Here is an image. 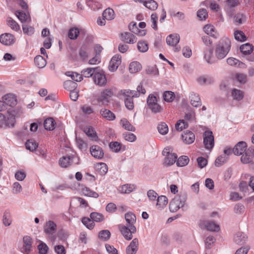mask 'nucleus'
Masks as SVG:
<instances>
[{
  "instance_id": "f257e3e1",
  "label": "nucleus",
  "mask_w": 254,
  "mask_h": 254,
  "mask_svg": "<svg viewBox=\"0 0 254 254\" xmlns=\"http://www.w3.org/2000/svg\"><path fill=\"white\" fill-rule=\"evenodd\" d=\"M145 89L143 88L141 84L138 85L136 91L125 89L121 91L122 94L124 96L125 103L126 108L129 110H132L134 108V104L132 98L138 97L140 94H144Z\"/></svg>"
},
{
  "instance_id": "f03ea898",
  "label": "nucleus",
  "mask_w": 254,
  "mask_h": 254,
  "mask_svg": "<svg viewBox=\"0 0 254 254\" xmlns=\"http://www.w3.org/2000/svg\"><path fill=\"white\" fill-rule=\"evenodd\" d=\"M23 114V111L20 109H17L10 112H7L6 116L0 113V127H12L15 123V117H20Z\"/></svg>"
},
{
  "instance_id": "7ed1b4c3",
  "label": "nucleus",
  "mask_w": 254,
  "mask_h": 254,
  "mask_svg": "<svg viewBox=\"0 0 254 254\" xmlns=\"http://www.w3.org/2000/svg\"><path fill=\"white\" fill-rule=\"evenodd\" d=\"M231 42L227 37L222 38L217 45L215 50V56L217 60L224 59L229 52Z\"/></svg>"
},
{
  "instance_id": "20e7f679",
  "label": "nucleus",
  "mask_w": 254,
  "mask_h": 254,
  "mask_svg": "<svg viewBox=\"0 0 254 254\" xmlns=\"http://www.w3.org/2000/svg\"><path fill=\"white\" fill-rule=\"evenodd\" d=\"M162 154L165 157L164 163L167 166L173 165L178 157L177 154L173 152V149L171 147L165 148L162 151Z\"/></svg>"
},
{
  "instance_id": "39448f33",
  "label": "nucleus",
  "mask_w": 254,
  "mask_h": 254,
  "mask_svg": "<svg viewBox=\"0 0 254 254\" xmlns=\"http://www.w3.org/2000/svg\"><path fill=\"white\" fill-rule=\"evenodd\" d=\"M185 196H176L170 202L169 209L171 212H175L181 207H183L185 203Z\"/></svg>"
},
{
  "instance_id": "423d86ee",
  "label": "nucleus",
  "mask_w": 254,
  "mask_h": 254,
  "mask_svg": "<svg viewBox=\"0 0 254 254\" xmlns=\"http://www.w3.org/2000/svg\"><path fill=\"white\" fill-rule=\"evenodd\" d=\"M119 229L124 238L127 240H130L132 238V234L136 232L135 226H129L124 225H120Z\"/></svg>"
},
{
  "instance_id": "0eeeda50",
  "label": "nucleus",
  "mask_w": 254,
  "mask_h": 254,
  "mask_svg": "<svg viewBox=\"0 0 254 254\" xmlns=\"http://www.w3.org/2000/svg\"><path fill=\"white\" fill-rule=\"evenodd\" d=\"M203 143L206 149L211 150L214 146V136L211 131H205L203 133Z\"/></svg>"
},
{
  "instance_id": "6e6552de",
  "label": "nucleus",
  "mask_w": 254,
  "mask_h": 254,
  "mask_svg": "<svg viewBox=\"0 0 254 254\" xmlns=\"http://www.w3.org/2000/svg\"><path fill=\"white\" fill-rule=\"evenodd\" d=\"M76 157L73 155L64 156L59 161L60 166L62 168H67L74 163Z\"/></svg>"
},
{
  "instance_id": "1a4fd4ad",
  "label": "nucleus",
  "mask_w": 254,
  "mask_h": 254,
  "mask_svg": "<svg viewBox=\"0 0 254 254\" xmlns=\"http://www.w3.org/2000/svg\"><path fill=\"white\" fill-rule=\"evenodd\" d=\"M112 95L113 92L111 89H106L101 92L100 96L97 99V101L101 105H107L109 102V98Z\"/></svg>"
},
{
  "instance_id": "9d476101",
  "label": "nucleus",
  "mask_w": 254,
  "mask_h": 254,
  "mask_svg": "<svg viewBox=\"0 0 254 254\" xmlns=\"http://www.w3.org/2000/svg\"><path fill=\"white\" fill-rule=\"evenodd\" d=\"M15 42V38L11 34L4 33L0 36V42L3 45L10 46L13 44Z\"/></svg>"
},
{
  "instance_id": "9b49d317",
  "label": "nucleus",
  "mask_w": 254,
  "mask_h": 254,
  "mask_svg": "<svg viewBox=\"0 0 254 254\" xmlns=\"http://www.w3.org/2000/svg\"><path fill=\"white\" fill-rule=\"evenodd\" d=\"M23 245L21 252L24 254H29L31 250L32 241L29 236H24L23 238Z\"/></svg>"
},
{
  "instance_id": "f8f14e48",
  "label": "nucleus",
  "mask_w": 254,
  "mask_h": 254,
  "mask_svg": "<svg viewBox=\"0 0 254 254\" xmlns=\"http://www.w3.org/2000/svg\"><path fill=\"white\" fill-rule=\"evenodd\" d=\"M121 63V56L119 55L114 56L111 60L109 69L112 72L116 71Z\"/></svg>"
},
{
  "instance_id": "ddd939ff",
  "label": "nucleus",
  "mask_w": 254,
  "mask_h": 254,
  "mask_svg": "<svg viewBox=\"0 0 254 254\" xmlns=\"http://www.w3.org/2000/svg\"><path fill=\"white\" fill-rule=\"evenodd\" d=\"M182 139L185 144H190L194 141L195 135L192 132L187 130L182 134Z\"/></svg>"
},
{
  "instance_id": "4468645a",
  "label": "nucleus",
  "mask_w": 254,
  "mask_h": 254,
  "mask_svg": "<svg viewBox=\"0 0 254 254\" xmlns=\"http://www.w3.org/2000/svg\"><path fill=\"white\" fill-rule=\"evenodd\" d=\"M57 225L53 221H47L44 226V232L48 235H52L56 231Z\"/></svg>"
},
{
  "instance_id": "2eb2a0df",
  "label": "nucleus",
  "mask_w": 254,
  "mask_h": 254,
  "mask_svg": "<svg viewBox=\"0 0 254 254\" xmlns=\"http://www.w3.org/2000/svg\"><path fill=\"white\" fill-rule=\"evenodd\" d=\"M247 143L244 141L238 142L234 147L233 151L234 154L236 155H242L246 152Z\"/></svg>"
},
{
  "instance_id": "dca6fc26",
  "label": "nucleus",
  "mask_w": 254,
  "mask_h": 254,
  "mask_svg": "<svg viewBox=\"0 0 254 254\" xmlns=\"http://www.w3.org/2000/svg\"><path fill=\"white\" fill-rule=\"evenodd\" d=\"M90 153L93 157L97 159H102L104 156L102 148L98 145H92L90 147Z\"/></svg>"
},
{
  "instance_id": "f3484780",
  "label": "nucleus",
  "mask_w": 254,
  "mask_h": 254,
  "mask_svg": "<svg viewBox=\"0 0 254 254\" xmlns=\"http://www.w3.org/2000/svg\"><path fill=\"white\" fill-rule=\"evenodd\" d=\"M138 240L137 238H134L130 242V244L127 247V254H135L138 250Z\"/></svg>"
},
{
  "instance_id": "a211bd4d",
  "label": "nucleus",
  "mask_w": 254,
  "mask_h": 254,
  "mask_svg": "<svg viewBox=\"0 0 254 254\" xmlns=\"http://www.w3.org/2000/svg\"><path fill=\"white\" fill-rule=\"evenodd\" d=\"M94 81L95 84L103 86L106 83V78L104 73L96 72L93 76Z\"/></svg>"
},
{
  "instance_id": "6ab92c4d",
  "label": "nucleus",
  "mask_w": 254,
  "mask_h": 254,
  "mask_svg": "<svg viewBox=\"0 0 254 254\" xmlns=\"http://www.w3.org/2000/svg\"><path fill=\"white\" fill-rule=\"evenodd\" d=\"M15 15L21 23L28 24L31 21L29 14L26 13L22 11H16Z\"/></svg>"
},
{
  "instance_id": "aec40b11",
  "label": "nucleus",
  "mask_w": 254,
  "mask_h": 254,
  "mask_svg": "<svg viewBox=\"0 0 254 254\" xmlns=\"http://www.w3.org/2000/svg\"><path fill=\"white\" fill-rule=\"evenodd\" d=\"M121 39L122 41L127 44H133L136 42V37L132 33L129 32H125L121 34Z\"/></svg>"
},
{
  "instance_id": "412c9836",
  "label": "nucleus",
  "mask_w": 254,
  "mask_h": 254,
  "mask_svg": "<svg viewBox=\"0 0 254 254\" xmlns=\"http://www.w3.org/2000/svg\"><path fill=\"white\" fill-rule=\"evenodd\" d=\"M180 39L178 34H170L166 38V43L169 46H175L179 42Z\"/></svg>"
},
{
  "instance_id": "4be33fe9",
  "label": "nucleus",
  "mask_w": 254,
  "mask_h": 254,
  "mask_svg": "<svg viewBox=\"0 0 254 254\" xmlns=\"http://www.w3.org/2000/svg\"><path fill=\"white\" fill-rule=\"evenodd\" d=\"M247 235L243 232H238L234 236V242L239 245H243L247 240Z\"/></svg>"
},
{
  "instance_id": "5701e85b",
  "label": "nucleus",
  "mask_w": 254,
  "mask_h": 254,
  "mask_svg": "<svg viewBox=\"0 0 254 254\" xmlns=\"http://www.w3.org/2000/svg\"><path fill=\"white\" fill-rule=\"evenodd\" d=\"M190 103L193 107L197 108L201 106V100L197 93L194 92L191 93L190 95Z\"/></svg>"
},
{
  "instance_id": "b1692460",
  "label": "nucleus",
  "mask_w": 254,
  "mask_h": 254,
  "mask_svg": "<svg viewBox=\"0 0 254 254\" xmlns=\"http://www.w3.org/2000/svg\"><path fill=\"white\" fill-rule=\"evenodd\" d=\"M3 100L4 101L7 106L12 107L15 106L17 103V100L14 95L8 94L3 97Z\"/></svg>"
},
{
  "instance_id": "393cba45",
  "label": "nucleus",
  "mask_w": 254,
  "mask_h": 254,
  "mask_svg": "<svg viewBox=\"0 0 254 254\" xmlns=\"http://www.w3.org/2000/svg\"><path fill=\"white\" fill-rule=\"evenodd\" d=\"M203 30L207 35L212 37L217 38L218 37V33L215 30V27L211 24L206 25L203 28Z\"/></svg>"
},
{
  "instance_id": "a878e982",
  "label": "nucleus",
  "mask_w": 254,
  "mask_h": 254,
  "mask_svg": "<svg viewBox=\"0 0 254 254\" xmlns=\"http://www.w3.org/2000/svg\"><path fill=\"white\" fill-rule=\"evenodd\" d=\"M227 63L229 65L231 66H234L241 68L246 67V65L244 63L233 57L228 58L227 60Z\"/></svg>"
},
{
  "instance_id": "bb28decb",
  "label": "nucleus",
  "mask_w": 254,
  "mask_h": 254,
  "mask_svg": "<svg viewBox=\"0 0 254 254\" xmlns=\"http://www.w3.org/2000/svg\"><path fill=\"white\" fill-rule=\"evenodd\" d=\"M239 4V0H227L225 1L224 9L228 12H231V9Z\"/></svg>"
},
{
  "instance_id": "cd10ccee",
  "label": "nucleus",
  "mask_w": 254,
  "mask_h": 254,
  "mask_svg": "<svg viewBox=\"0 0 254 254\" xmlns=\"http://www.w3.org/2000/svg\"><path fill=\"white\" fill-rule=\"evenodd\" d=\"M125 219L127 222L126 225L135 226L134 224L136 222V216L131 212H128L125 214Z\"/></svg>"
},
{
  "instance_id": "c85d7f7f",
  "label": "nucleus",
  "mask_w": 254,
  "mask_h": 254,
  "mask_svg": "<svg viewBox=\"0 0 254 254\" xmlns=\"http://www.w3.org/2000/svg\"><path fill=\"white\" fill-rule=\"evenodd\" d=\"M204 58L209 64H212L215 62L216 58L213 55V50L211 48L207 49L204 53Z\"/></svg>"
},
{
  "instance_id": "c756f323",
  "label": "nucleus",
  "mask_w": 254,
  "mask_h": 254,
  "mask_svg": "<svg viewBox=\"0 0 254 254\" xmlns=\"http://www.w3.org/2000/svg\"><path fill=\"white\" fill-rule=\"evenodd\" d=\"M135 188L134 185L126 184L121 186L119 188V191L122 193H129Z\"/></svg>"
},
{
  "instance_id": "7c9ffc66",
  "label": "nucleus",
  "mask_w": 254,
  "mask_h": 254,
  "mask_svg": "<svg viewBox=\"0 0 254 254\" xmlns=\"http://www.w3.org/2000/svg\"><path fill=\"white\" fill-rule=\"evenodd\" d=\"M120 124L126 130L130 131H134L135 130V127L133 126L127 119H122L120 121Z\"/></svg>"
},
{
  "instance_id": "2f4dec72",
  "label": "nucleus",
  "mask_w": 254,
  "mask_h": 254,
  "mask_svg": "<svg viewBox=\"0 0 254 254\" xmlns=\"http://www.w3.org/2000/svg\"><path fill=\"white\" fill-rule=\"evenodd\" d=\"M231 96L234 100L240 101L244 98V92L240 90L234 88L231 91Z\"/></svg>"
},
{
  "instance_id": "473e14b6",
  "label": "nucleus",
  "mask_w": 254,
  "mask_h": 254,
  "mask_svg": "<svg viewBox=\"0 0 254 254\" xmlns=\"http://www.w3.org/2000/svg\"><path fill=\"white\" fill-rule=\"evenodd\" d=\"M55 122L53 118L46 119L44 123L45 128L48 130H52L55 128Z\"/></svg>"
},
{
  "instance_id": "72a5a7b5",
  "label": "nucleus",
  "mask_w": 254,
  "mask_h": 254,
  "mask_svg": "<svg viewBox=\"0 0 254 254\" xmlns=\"http://www.w3.org/2000/svg\"><path fill=\"white\" fill-rule=\"evenodd\" d=\"M100 114L103 118L109 121H112L115 119V115L111 111L108 109H102Z\"/></svg>"
},
{
  "instance_id": "f704fd0d",
  "label": "nucleus",
  "mask_w": 254,
  "mask_h": 254,
  "mask_svg": "<svg viewBox=\"0 0 254 254\" xmlns=\"http://www.w3.org/2000/svg\"><path fill=\"white\" fill-rule=\"evenodd\" d=\"M168 203V198L164 195L158 196L156 206L158 209L163 208Z\"/></svg>"
},
{
  "instance_id": "c9c22d12",
  "label": "nucleus",
  "mask_w": 254,
  "mask_h": 254,
  "mask_svg": "<svg viewBox=\"0 0 254 254\" xmlns=\"http://www.w3.org/2000/svg\"><path fill=\"white\" fill-rule=\"evenodd\" d=\"M142 66L138 62H133L130 64L129 70L130 73H135L141 70Z\"/></svg>"
},
{
  "instance_id": "e433bc0d",
  "label": "nucleus",
  "mask_w": 254,
  "mask_h": 254,
  "mask_svg": "<svg viewBox=\"0 0 254 254\" xmlns=\"http://www.w3.org/2000/svg\"><path fill=\"white\" fill-rule=\"evenodd\" d=\"M64 86L65 89L70 92L76 90L77 84L72 80H69L64 82Z\"/></svg>"
},
{
  "instance_id": "4c0bfd02",
  "label": "nucleus",
  "mask_w": 254,
  "mask_h": 254,
  "mask_svg": "<svg viewBox=\"0 0 254 254\" xmlns=\"http://www.w3.org/2000/svg\"><path fill=\"white\" fill-rule=\"evenodd\" d=\"M2 222L5 226H9L12 223L10 213L8 211H5L2 216Z\"/></svg>"
},
{
  "instance_id": "58836bf2",
  "label": "nucleus",
  "mask_w": 254,
  "mask_h": 254,
  "mask_svg": "<svg viewBox=\"0 0 254 254\" xmlns=\"http://www.w3.org/2000/svg\"><path fill=\"white\" fill-rule=\"evenodd\" d=\"M6 22L7 25L10 27L13 30L15 31L20 30V28L19 24L11 17H8L7 18Z\"/></svg>"
},
{
  "instance_id": "ea45409f",
  "label": "nucleus",
  "mask_w": 254,
  "mask_h": 254,
  "mask_svg": "<svg viewBox=\"0 0 254 254\" xmlns=\"http://www.w3.org/2000/svg\"><path fill=\"white\" fill-rule=\"evenodd\" d=\"M102 16L107 20H111L115 17L114 11L110 8H107L103 11Z\"/></svg>"
},
{
  "instance_id": "a19ab883",
  "label": "nucleus",
  "mask_w": 254,
  "mask_h": 254,
  "mask_svg": "<svg viewBox=\"0 0 254 254\" xmlns=\"http://www.w3.org/2000/svg\"><path fill=\"white\" fill-rule=\"evenodd\" d=\"M250 151L248 150L247 151L245 152L242 155L241 158V162L244 164H248L251 162L253 160V156L252 155L250 154Z\"/></svg>"
},
{
  "instance_id": "79ce46f5",
  "label": "nucleus",
  "mask_w": 254,
  "mask_h": 254,
  "mask_svg": "<svg viewBox=\"0 0 254 254\" xmlns=\"http://www.w3.org/2000/svg\"><path fill=\"white\" fill-rule=\"evenodd\" d=\"M34 62L39 68H43L46 65L45 59L41 56H37L34 59Z\"/></svg>"
},
{
  "instance_id": "37998d69",
  "label": "nucleus",
  "mask_w": 254,
  "mask_h": 254,
  "mask_svg": "<svg viewBox=\"0 0 254 254\" xmlns=\"http://www.w3.org/2000/svg\"><path fill=\"white\" fill-rule=\"evenodd\" d=\"M240 49L242 53L246 55L250 54L253 49V46L248 43L242 45Z\"/></svg>"
},
{
  "instance_id": "c03bdc74",
  "label": "nucleus",
  "mask_w": 254,
  "mask_h": 254,
  "mask_svg": "<svg viewBox=\"0 0 254 254\" xmlns=\"http://www.w3.org/2000/svg\"><path fill=\"white\" fill-rule=\"evenodd\" d=\"M82 192L84 195L92 197L94 198H97L99 196L98 194L87 187H84L82 189Z\"/></svg>"
},
{
  "instance_id": "a18cd8bd",
  "label": "nucleus",
  "mask_w": 254,
  "mask_h": 254,
  "mask_svg": "<svg viewBox=\"0 0 254 254\" xmlns=\"http://www.w3.org/2000/svg\"><path fill=\"white\" fill-rule=\"evenodd\" d=\"M205 227L208 230L211 231H218L220 229L219 226L213 221H208L205 224Z\"/></svg>"
},
{
  "instance_id": "49530a36",
  "label": "nucleus",
  "mask_w": 254,
  "mask_h": 254,
  "mask_svg": "<svg viewBox=\"0 0 254 254\" xmlns=\"http://www.w3.org/2000/svg\"><path fill=\"white\" fill-rule=\"evenodd\" d=\"M27 149L33 151L38 147V144L33 139H30L27 141L25 143Z\"/></svg>"
},
{
  "instance_id": "de8ad7c7",
  "label": "nucleus",
  "mask_w": 254,
  "mask_h": 254,
  "mask_svg": "<svg viewBox=\"0 0 254 254\" xmlns=\"http://www.w3.org/2000/svg\"><path fill=\"white\" fill-rule=\"evenodd\" d=\"M96 169L101 175H105L108 170L107 165L104 163H98L96 166Z\"/></svg>"
},
{
  "instance_id": "09e8293b",
  "label": "nucleus",
  "mask_w": 254,
  "mask_h": 254,
  "mask_svg": "<svg viewBox=\"0 0 254 254\" xmlns=\"http://www.w3.org/2000/svg\"><path fill=\"white\" fill-rule=\"evenodd\" d=\"M228 158L226 157V155L223 154L218 156L215 161V164L217 167H220L224 164L228 160Z\"/></svg>"
},
{
  "instance_id": "8fccbe9b",
  "label": "nucleus",
  "mask_w": 254,
  "mask_h": 254,
  "mask_svg": "<svg viewBox=\"0 0 254 254\" xmlns=\"http://www.w3.org/2000/svg\"><path fill=\"white\" fill-rule=\"evenodd\" d=\"M90 218L93 221L100 222L104 219V216L98 212H92L90 215Z\"/></svg>"
},
{
  "instance_id": "3c124183",
  "label": "nucleus",
  "mask_w": 254,
  "mask_h": 254,
  "mask_svg": "<svg viewBox=\"0 0 254 254\" xmlns=\"http://www.w3.org/2000/svg\"><path fill=\"white\" fill-rule=\"evenodd\" d=\"M143 4L146 7L151 10H155L158 7L157 3L154 0H150L148 1H144Z\"/></svg>"
},
{
  "instance_id": "603ef678",
  "label": "nucleus",
  "mask_w": 254,
  "mask_h": 254,
  "mask_svg": "<svg viewBox=\"0 0 254 254\" xmlns=\"http://www.w3.org/2000/svg\"><path fill=\"white\" fill-rule=\"evenodd\" d=\"M65 74L68 76L71 77L72 80H74L75 81L79 82L81 81L82 79L81 74H78L76 72L68 71L66 72Z\"/></svg>"
},
{
  "instance_id": "864d4df0",
  "label": "nucleus",
  "mask_w": 254,
  "mask_h": 254,
  "mask_svg": "<svg viewBox=\"0 0 254 254\" xmlns=\"http://www.w3.org/2000/svg\"><path fill=\"white\" fill-rule=\"evenodd\" d=\"M82 223L89 230L93 229L95 226L94 222L88 217H83L82 219Z\"/></svg>"
},
{
  "instance_id": "5fc2aeb1",
  "label": "nucleus",
  "mask_w": 254,
  "mask_h": 254,
  "mask_svg": "<svg viewBox=\"0 0 254 254\" xmlns=\"http://www.w3.org/2000/svg\"><path fill=\"white\" fill-rule=\"evenodd\" d=\"M137 49L140 52L145 53L148 50V46L146 42L140 41L137 43Z\"/></svg>"
},
{
  "instance_id": "6e6d98bb",
  "label": "nucleus",
  "mask_w": 254,
  "mask_h": 254,
  "mask_svg": "<svg viewBox=\"0 0 254 254\" xmlns=\"http://www.w3.org/2000/svg\"><path fill=\"white\" fill-rule=\"evenodd\" d=\"M235 39L240 42H243L247 40L246 36L243 31L240 30H236L234 32Z\"/></svg>"
},
{
  "instance_id": "4d7b16f0",
  "label": "nucleus",
  "mask_w": 254,
  "mask_h": 254,
  "mask_svg": "<svg viewBox=\"0 0 254 254\" xmlns=\"http://www.w3.org/2000/svg\"><path fill=\"white\" fill-rule=\"evenodd\" d=\"M111 236L110 232L108 230H104L100 231L98 234L99 238L104 241H107L109 239Z\"/></svg>"
},
{
  "instance_id": "13d9d810",
  "label": "nucleus",
  "mask_w": 254,
  "mask_h": 254,
  "mask_svg": "<svg viewBox=\"0 0 254 254\" xmlns=\"http://www.w3.org/2000/svg\"><path fill=\"white\" fill-rule=\"evenodd\" d=\"M97 68H87L81 71V75L85 77H89L93 75Z\"/></svg>"
},
{
  "instance_id": "bf43d9fd",
  "label": "nucleus",
  "mask_w": 254,
  "mask_h": 254,
  "mask_svg": "<svg viewBox=\"0 0 254 254\" xmlns=\"http://www.w3.org/2000/svg\"><path fill=\"white\" fill-rule=\"evenodd\" d=\"M79 34V31L77 28H72L68 32V37L72 40L76 39Z\"/></svg>"
},
{
  "instance_id": "052dcab7",
  "label": "nucleus",
  "mask_w": 254,
  "mask_h": 254,
  "mask_svg": "<svg viewBox=\"0 0 254 254\" xmlns=\"http://www.w3.org/2000/svg\"><path fill=\"white\" fill-rule=\"evenodd\" d=\"M189 162V158L186 156H182L178 158L177 161L178 166L183 167L187 165Z\"/></svg>"
},
{
  "instance_id": "680f3d73",
  "label": "nucleus",
  "mask_w": 254,
  "mask_h": 254,
  "mask_svg": "<svg viewBox=\"0 0 254 254\" xmlns=\"http://www.w3.org/2000/svg\"><path fill=\"white\" fill-rule=\"evenodd\" d=\"M158 130L159 132L163 135L167 134L168 132V127L165 123H161L158 125Z\"/></svg>"
},
{
  "instance_id": "e2e57ef3",
  "label": "nucleus",
  "mask_w": 254,
  "mask_h": 254,
  "mask_svg": "<svg viewBox=\"0 0 254 254\" xmlns=\"http://www.w3.org/2000/svg\"><path fill=\"white\" fill-rule=\"evenodd\" d=\"M188 124L184 120H179L176 124V128L177 130L181 131L184 128L188 127Z\"/></svg>"
},
{
  "instance_id": "0e129e2a",
  "label": "nucleus",
  "mask_w": 254,
  "mask_h": 254,
  "mask_svg": "<svg viewBox=\"0 0 254 254\" xmlns=\"http://www.w3.org/2000/svg\"><path fill=\"white\" fill-rule=\"evenodd\" d=\"M163 98L165 101L170 102L173 100L175 95L173 92L166 91L164 93Z\"/></svg>"
},
{
  "instance_id": "69168bd1",
  "label": "nucleus",
  "mask_w": 254,
  "mask_h": 254,
  "mask_svg": "<svg viewBox=\"0 0 254 254\" xmlns=\"http://www.w3.org/2000/svg\"><path fill=\"white\" fill-rule=\"evenodd\" d=\"M22 29L23 33L28 35H32L35 32L34 28L32 26L26 24H23L22 25Z\"/></svg>"
},
{
  "instance_id": "338daca9",
  "label": "nucleus",
  "mask_w": 254,
  "mask_h": 254,
  "mask_svg": "<svg viewBox=\"0 0 254 254\" xmlns=\"http://www.w3.org/2000/svg\"><path fill=\"white\" fill-rule=\"evenodd\" d=\"M124 139L129 142H133L136 139V136L132 133L126 132L123 134Z\"/></svg>"
},
{
  "instance_id": "774afa93",
  "label": "nucleus",
  "mask_w": 254,
  "mask_h": 254,
  "mask_svg": "<svg viewBox=\"0 0 254 254\" xmlns=\"http://www.w3.org/2000/svg\"><path fill=\"white\" fill-rule=\"evenodd\" d=\"M197 81L199 84L201 85H203L205 84H210L212 81V80L211 78L203 76L198 77L197 79Z\"/></svg>"
}]
</instances>
